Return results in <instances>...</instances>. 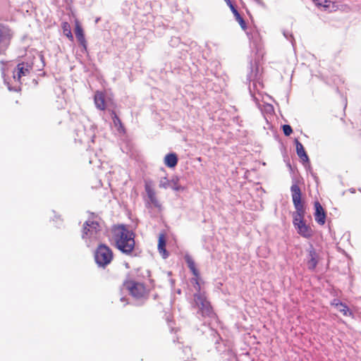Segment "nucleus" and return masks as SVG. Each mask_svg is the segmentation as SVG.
Instances as JSON below:
<instances>
[{
    "instance_id": "nucleus-11",
    "label": "nucleus",
    "mask_w": 361,
    "mask_h": 361,
    "mask_svg": "<svg viewBox=\"0 0 361 361\" xmlns=\"http://www.w3.org/2000/svg\"><path fill=\"white\" fill-rule=\"evenodd\" d=\"M75 37L79 42V43L86 49L87 42L85 37L83 29L81 27L80 23L78 21L75 22Z\"/></svg>"
},
{
    "instance_id": "nucleus-24",
    "label": "nucleus",
    "mask_w": 361,
    "mask_h": 361,
    "mask_svg": "<svg viewBox=\"0 0 361 361\" xmlns=\"http://www.w3.org/2000/svg\"><path fill=\"white\" fill-rule=\"evenodd\" d=\"M282 128L283 133L286 136H289L293 133L292 128L289 125H283Z\"/></svg>"
},
{
    "instance_id": "nucleus-19",
    "label": "nucleus",
    "mask_w": 361,
    "mask_h": 361,
    "mask_svg": "<svg viewBox=\"0 0 361 361\" xmlns=\"http://www.w3.org/2000/svg\"><path fill=\"white\" fill-rule=\"evenodd\" d=\"M314 4L318 7L328 8L330 6V1L328 0H313Z\"/></svg>"
},
{
    "instance_id": "nucleus-14",
    "label": "nucleus",
    "mask_w": 361,
    "mask_h": 361,
    "mask_svg": "<svg viewBox=\"0 0 361 361\" xmlns=\"http://www.w3.org/2000/svg\"><path fill=\"white\" fill-rule=\"evenodd\" d=\"M111 116L113 121L114 126L116 128L117 131L119 132L120 133H125L126 129L124 128V126L122 123L121 120L116 115L114 111H111Z\"/></svg>"
},
{
    "instance_id": "nucleus-23",
    "label": "nucleus",
    "mask_w": 361,
    "mask_h": 361,
    "mask_svg": "<svg viewBox=\"0 0 361 361\" xmlns=\"http://www.w3.org/2000/svg\"><path fill=\"white\" fill-rule=\"evenodd\" d=\"M192 282L194 284L195 289L197 292V293H200L201 286H200V283L199 282V276L198 277H195V279H192Z\"/></svg>"
},
{
    "instance_id": "nucleus-26",
    "label": "nucleus",
    "mask_w": 361,
    "mask_h": 361,
    "mask_svg": "<svg viewBox=\"0 0 361 361\" xmlns=\"http://www.w3.org/2000/svg\"><path fill=\"white\" fill-rule=\"evenodd\" d=\"M227 5L230 7L231 4H233L231 0H225Z\"/></svg>"
},
{
    "instance_id": "nucleus-22",
    "label": "nucleus",
    "mask_w": 361,
    "mask_h": 361,
    "mask_svg": "<svg viewBox=\"0 0 361 361\" xmlns=\"http://www.w3.org/2000/svg\"><path fill=\"white\" fill-rule=\"evenodd\" d=\"M338 307V310L341 312L343 315L347 316L348 313L350 312L349 308L347 305L343 303H339L336 305Z\"/></svg>"
},
{
    "instance_id": "nucleus-5",
    "label": "nucleus",
    "mask_w": 361,
    "mask_h": 361,
    "mask_svg": "<svg viewBox=\"0 0 361 361\" xmlns=\"http://www.w3.org/2000/svg\"><path fill=\"white\" fill-rule=\"evenodd\" d=\"M123 286L135 298H146L149 294V290L141 282L129 279L124 281Z\"/></svg>"
},
{
    "instance_id": "nucleus-13",
    "label": "nucleus",
    "mask_w": 361,
    "mask_h": 361,
    "mask_svg": "<svg viewBox=\"0 0 361 361\" xmlns=\"http://www.w3.org/2000/svg\"><path fill=\"white\" fill-rule=\"evenodd\" d=\"M145 191L147 192V197L150 201V202L156 207H159L160 204L158 201V199L156 196V192L153 188H151L150 185H145Z\"/></svg>"
},
{
    "instance_id": "nucleus-10",
    "label": "nucleus",
    "mask_w": 361,
    "mask_h": 361,
    "mask_svg": "<svg viewBox=\"0 0 361 361\" xmlns=\"http://www.w3.org/2000/svg\"><path fill=\"white\" fill-rule=\"evenodd\" d=\"M318 264V255L317 254L314 248L311 245L309 250V259L307 261L308 269L314 270Z\"/></svg>"
},
{
    "instance_id": "nucleus-17",
    "label": "nucleus",
    "mask_w": 361,
    "mask_h": 361,
    "mask_svg": "<svg viewBox=\"0 0 361 361\" xmlns=\"http://www.w3.org/2000/svg\"><path fill=\"white\" fill-rule=\"evenodd\" d=\"M185 261L188 264V267H189L190 271L192 272L193 275L195 277H198L200 274H199V271H198L197 269L195 267L194 260L190 256H186Z\"/></svg>"
},
{
    "instance_id": "nucleus-7",
    "label": "nucleus",
    "mask_w": 361,
    "mask_h": 361,
    "mask_svg": "<svg viewBox=\"0 0 361 361\" xmlns=\"http://www.w3.org/2000/svg\"><path fill=\"white\" fill-rule=\"evenodd\" d=\"M32 66L25 62L19 63L13 72L14 80L21 83V78L30 74Z\"/></svg>"
},
{
    "instance_id": "nucleus-9",
    "label": "nucleus",
    "mask_w": 361,
    "mask_h": 361,
    "mask_svg": "<svg viewBox=\"0 0 361 361\" xmlns=\"http://www.w3.org/2000/svg\"><path fill=\"white\" fill-rule=\"evenodd\" d=\"M94 102L96 107L102 111L106 109L105 94L101 91H97L94 96Z\"/></svg>"
},
{
    "instance_id": "nucleus-18",
    "label": "nucleus",
    "mask_w": 361,
    "mask_h": 361,
    "mask_svg": "<svg viewBox=\"0 0 361 361\" xmlns=\"http://www.w3.org/2000/svg\"><path fill=\"white\" fill-rule=\"evenodd\" d=\"M62 29L65 35L71 41L73 40V36L72 35L70 25L68 23L65 22L62 24Z\"/></svg>"
},
{
    "instance_id": "nucleus-8",
    "label": "nucleus",
    "mask_w": 361,
    "mask_h": 361,
    "mask_svg": "<svg viewBox=\"0 0 361 361\" xmlns=\"http://www.w3.org/2000/svg\"><path fill=\"white\" fill-rule=\"evenodd\" d=\"M314 219L315 221L320 225H324L326 222V213L321 205V204L316 201L314 202Z\"/></svg>"
},
{
    "instance_id": "nucleus-25",
    "label": "nucleus",
    "mask_w": 361,
    "mask_h": 361,
    "mask_svg": "<svg viewBox=\"0 0 361 361\" xmlns=\"http://www.w3.org/2000/svg\"><path fill=\"white\" fill-rule=\"evenodd\" d=\"M233 13V15H235L236 13H238L239 12L237 11V9L235 8L233 4H231L229 7Z\"/></svg>"
},
{
    "instance_id": "nucleus-6",
    "label": "nucleus",
    "mask_w": 361,
    "mask_h": 361,
    "mask_svg": "<svg viewBox=\"0 0 361 361\" xmlns=\"http://www.w3.org/2000/svg\"><path fill=\"white\" fill-rule=\"evenodd\" d=\"M194 302L202 316H211L213 314L212 307L207 300L204 293L194 294Z\"/></svg>"
},
{
    "instance_id": "nucleus-4",
    "label": "nucleus",
    "mask_w": 361,
    "mask_h": 361,
    "mask_svg": "<svg viewBox=\"0 0 361 361\" xmlns=\"http://www.w3.org/2000/svg\"><path fill=\"white\" fill-rule=\"evenodd\" d=\"M102 229L101 222L95 220H88L83 224L82 238L83 239L97 240L100 236Z\"/></svg>"
},
{
    "instance_id": "nucleus-1",
    "label": "nucleus",
    "mask_w": 361,
    "mask_h": 361,
    "mask_svg": "<svg viewBox=\"0 0 361 361\" xmlns=\"http://www.w3.org/2000/svg\"><path fill=\"white\" fill-rule=\"evenodd\" d=\"M293 203L295 209L293 214V225L298 233L305 238H310L314 233L312 228L306 224L304 221L305 209L304 202L302 201V192L297 183L293 184L290 187Z\"/></svg>"
},
{
    "instance_id": "nucleus-3",
    "label": "nucleus",
    "mask_w": 361,
    "mask_h": 361,
    "mask_svg": "<svg viewBox=\"0 0 361 361\" xmlns=\"http://www.w3.org/2000/svg\"><path fill=\"white\" fill-rule=\"evenodd\" d=\"M94 258L99 267L104 268L112 262L114 253L109 246L101 243L95 249Z\"/></svg>"
},
{
    "instance_id": "nucleus-2",
    "label": "nucleus",
    "mask_w": 361,
    "mask_h": 361,
    "mask_svg": "<svg viewBox=\"0 0 361 361\" xmlns=\"http://www.w3.org/2000/svg\"><path fill=\"white\" fill-rule=\"evenodd\" d=\"M112 237L118 250L125 254H130L135 247V235L125 226H114Z\"/></svg>"
},
{
    "instance_id": "nucleus-15",
    "label": "nucleus",
    "mask_w": 361,
    "mask_h": 361,
    "mask_svg": "<svg viewBox=\"0 0 361 361\" xmlns=\"http://www.w3.org/2000/svg\"><path fill=\"white\" fill-rule=\"evenodd\" d=\"M296 152L298 156L302 159V161L307 162L309 161V157L305 152V148L301 142H300L297 139L295 140Z\"/></svg>"
},
{
    "instance_id": "nucleus-21",
    "label": "nucleus",
    "mask_w": 361,
    "mask_h": 361,
    "mask_svg": "<svg viewBox=\"0 0 361 361\" xmlns=\"http://www.w3.org/2000/svg\"><path fill=\"white\" fill-rule=\"evenodd\" d=\"M159 186V188L166 189L170 186V180L167 178L164 177L160 180Z\"/></svg>"
},
{
    "instance_id": "nucleus-16",
    "label": "nucleus",
    "mask_w": 361,
    "mask_h": 361,
    "mask_svg": "<svg viewBox=\"0 0 361 361\" xmlns=\"http://www.w3.org/2000/svg\"><path fill=\"white\" fill-rule=\"evenodd\" d=\"M164 164L169 168H174L178 164V157L175 153L167 154L164 157Z\"/></svg>"
},
{
    "instance_id": "nucleus-20",
    "label": "nucleus",
    "mask_w": 361,
    "mask_h": 361,
    "mask_svg": "<svg viewBox=\"0 0 361 361\" xmlns=\"http://www.w3.org/2000/svg\"><path fill=\"white\" fill-rule=\"evenodd\" d=\"M235 16V18L236 20V21L239 23V25H240L241 28L243 30H245L247 29V25H246V23L245 21L244 20V19L241 17V16L240 15V13H236L235 15H234Z\"/></svg>"
},
{
    "instance_id": "nucleus-12",
    "label": "nucleus",
    "mask_w": 361,
    "mask_h": 361,
    "mask_svg": "<svg viewBox=\"0 0 361 361\" xmlns=\"http://www.w3.org/2000/svg\"><path fill=\"white\" fill-rule=\"evenodd\" d=\"M166 234L164 233H159L158 239V250L164 258H166L169 255L166 250Z\"/></svg>"
}]
</instances>
